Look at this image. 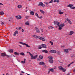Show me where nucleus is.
Segmentation results:
<instances>
[{
    "label": "nucleus",
    "instance_id": "nucleus-38",
    "mask_svg": "<svg viewBox=\"0 0 75 75\" xmlns=\"http://www.w3.org/2000/svg\"><path fill=\"white\" fill-rule=\"evenodd\" d=\"M29 54L30 56H31V58H33V55H32V54H31V53H30V52H29Z\"/></svg>",
    "mask_w": 75,
    "mask_h": 75
},
{
    "label": "nucleus",
    "instance_id": "nucleus-36",
    "mask_svg": "<svg viewBox=\"0 0 75 75\" xmlns=\"http://www.w3.org/2000/svg\"><path fill=\"white\" fill-rule=\"evenodd\" d=\"M50 70L51 71V72H54V70H53V69H50Z\"/></svg>",
    "mask_w": 75,
    "mask_h": 75
},
{
    "label": "nucleus",
    "instance_id": "nucleus-47",
    "mask_svg": "<svg viewBox=\"0 0 75 75\" xmlns=\"http://www.w3.org/2000/svg\"><path fill=\"white\" fill-rule=\"evenodd\" d=\"M68 22L69 23V24H72V22H71V21L70 20Z\"/></svg>",
    "mask_w": 75,
    "mask_h": 75
},
{
    "label": "nucleus",
    "instance_id": "nucleus-10",
    "mask_svg": "<svg viewBox=\"0 0 75 75\" xmlns=\"http://www.w3.org/2000/svg\"><path fill=\"white\" fill-rule=\"evenodd\" d=\"M69 35H72L74 34V31H71L70 32Z\"/></svg>",
    "mask_w": 75,
    "mask_h": 75
},
{
    "label": "nucleus",
    "instance_id": "nucleus-5",
    "mask_svg": "<svg viewBox=\"0 0 75 75\" xmlns=\"http://www.w3.org/2000/svg\"><path fill=\"white\" fill-rule=\"evenodd\" d=\"M38 56V55H36L33 57H31V59H36V58H37V57Z\"/></svg>",
    "mask_w": 75,
    "mask_h": 75
},
{
    "label": "nucleus",
    "instance_id": "nucleus-3",
    "mask_svg": "<svg viewBox=\"0 0 75 75\" xmlns=\"http://www.w3.org/2000/svg\"><path fill=\"white\" fill-rule=\"evenodd\" d=\"M35 28L36 31L37 32V33H40V30H39V29H38V28H37L36 27H35Z\"/></svg>",
    "mask_w": 75,
    "mask_h": 75
},
{
    "label": "nucleus",
    "instance_id": "nucleus-2",
    "mask_svg": "<svg viewBox=\"0 0 75 75\" xmlns=\"http://www.w3.org/2000/svg\"><path fill=\"white\" fill-rule=\"evenodd\" d=\"M54 24L55 25H57L58 26H59V24H60V23L57 21H54Z\"/></svg>",
    "mask_w": 75,
    "mask_h": 75
},
{
    "label": "nucleus",
    "instance_id": "nucleus-51",
    "mask_svg": "<svg viewBox=\"0 0 75 75\" xmlns=\"http://www.w3.org/2000/svg\"><path fill=\"white\" fill-rule=\"evenodd\" d=\"M42 37H40V38H39V39L40 40H42Z\"/></svg>",
    "mask_w": 75,
    "mask_h": 75
},
{
    "label": "nucleus",
    "instance_id": "nucleus-56",
    "mask_svg": "<svg viewBox=\"0 0 75 75\" xmlns=\"http://www.w3.org/2000/svg\"><path fill=\"white\" fill-rule=\"evenodd\" d=\"M0 4L1 5H3V6H4V5L3 4L1 3H0Z\"/></svg>",
    "mask_w": 75,
    "mask_h": 75
},
{
    "label": "nucleus",
    "instance_id": "nucleus-25",
    "mask_svg": "<svg viewBox=\"0 0 75 75\" xmlns=\"http://www.w3.org/2000/svg\"><path fill=\"white\" fill-rule=\"evenodd\" d=\"M40 12H41V13H42L43 14H44V13H45V12H44V11H43V10H40Z\"/></svg>",
    "mask_w": 75,
    "mask_h": 75
},
{
    "label": "nucleus",
    "instance_id": "nucleus-20",
    "mask_svg": "<svg viewBox=\"0 0 75 75\" xmlns=\"http://www.w3.org/2000/svg\"><path fill=\"white\" fill-rule=\"evenodd\" d=\"M39 58L40 59H42V58H43V56H42V55H40L39 56Z\"/></svg>",
    "mask_w": 75,
    "mask_h": 75
},
{
    "label": "nucleus",
    "instance_id": "nucleus-16",
    "mask_svg": "<svg viewBox=\"0 0 75 75\" xmlns=\"http://www.w3.org/2000/svg\"><path fill=\"white\" fill-rule=\"evenodd\" d=\"M48 58L49 59H52L53 58L51 56H50L48 57Z\"/></svg>",
    "mask_w": 75,
    "mask_h": 75
},
{
    "label": "nucleus",
    "instance_id": "nucleus-59",
    "mask_svg": "<svg viewBox=\"0 0 75 75\" xmlns=\"http://www.w3.org/2000/svg\"><path fill=\"white\" fill-rule=\"evenodd\" d=\"M42 6H43V7H45V4H43Z\"/></svg>",
    "mask_w": 75,
    "mask_h": 75
},
{
    "label": "nucleus",
    "instance_id": "nucleus-23",
    "mask_svg": "<svg viewBox=\"0 0 75 75\" xmlns=\"http://www.w3.org/2000/svg\"><path fill=\"white\" fill-rule=\"evenodd\" d=\"M64 24H61L60 25V26L62 27V28L64 27Z\"/></svg>",
    "mask_w": 75,
    "mask_h": 75
},
{
    "label": "nucleus",
    "instance_id": "nucleus-29",
    "mask_svg": "<svg viewBox=\"0 0 75 75\" xmlns=\"http://www.w3.org/2000/svg\"><path fill=\"white\" fill-rule=\"evenodd\" d=\"M54 2H56V3H59V0H54Z\"/></svg>",
    "mask_w": 75,
    "mask_h": 75
},
{
    "label": "nucleus",
    "instance_id": "nucleus-1",
    "mask_svg": "<svg viewBox=\"0 0 75 75\" xmlns=\"http://www.w3.org/2000/svg\"><path fill=\"white\" fill-rule=\"evenodd\" d=\"M19 43L20 44H22V45H26V47H28V48H30V46L28 45V44H26V43L20 42H19Z\"/></svg>",
    "mask_w": 75,
    "mask_h": 75
},
{
    "label": "nucleus",
    "instance_id": "nucleus-50",
    "mask_svg": "<svg viewBox=\"0 0 75 75\" xmlns=\"http://www.w3.org/2000/svg\"><path fill=\"white\" fill-rule=\"evenodd\" d=\"M21 72L22 74H24V73H25L23 71H21Z\"/></svg>",
    "mask_w": 75,
    "mask_h": 75
},
{
    "label": "nucleus",
    "instance_id": "nucleus-40",
    "mask_svg": "<svg viewBox=\"0 0 75 75\" xmlns=\"http://www.w3.org/2000/svg\"><path fill=\"white\" fill-rule=\"evenodd\" d=\"M73 63H74V62H72V63H71V64H69V65L68 66V67H69L70 66V65H71V64H73Z\"/></svg>",
    "mask_w": 75,
    "mask_h": 75
},
{
    "label": "nucleus",
    "instance_id": "nucleus-19",
    "mask_svg": "<svg viewBox=\"0 0 75 75\" xmlns=\"http://www.w3.org/2000/svg\"><path fill=\"white\" fill-rule=\"evenodd\" d=\"M73 6V5L71 4H69V5L67 6V7H72Z\"/></svg>",
    "mask_w": 75,
    "mask_h": 75
},
{
    "label": "nucleus",
    "instance_id": "nucleus-9",
    "mask_svg": "<svg viewBox=\"0 0 75 75\" xmlns=\"http://www.w3.org/2000/svg\"><path fill=\"white\" fill-rule=\"evenodd\" d=\"M41 46L42 48H46V45H45V44H42L41 45Z\"/></svg>",
    "mask_w": 75,
    "mask_h": 75
},
{
    "label": "nucleus",
    "instance_id": "nucleus-12",
    "mask_svg": "<svg viewBox=\"0 0 75 75\" xmlns=\"http://www.w3.org/2000/svg\"><path fill=\"white\" fill-rule=\"evenodd\" d=\"M33 37H34V38H36L37 39V38H38L40 37V36H38L36 35H33Z\"/></svg>",
    "mask_w": 75,
    "mask_h": 75
},
{
    "label": "nucleus",
    "instance_id": "nucleus-61",
    "mask_svg": "<svg viewBox=\"0 0 75 75\" xmlns=\"http://www.w3.org/2000/svg\"><path fill=\"white\" fill-rule=\"evenodd\" d=\"M26 60V59H24V61L25 62Z\"/></svg>",
    "mask_w": 75,
    "mask_h": 75
},
{
    "label": "nucleus",
    "instance_id": "nucleus-34",
    "mask_svg": "<svg viewBox=\"0 0 75 75\" xmlns=\"http://www.w3.org/2000/svg\"><path fill=\"white\" fill-rule=\"evenodd\" d=\"M70 8L71 9H73L74 10H75V6H72V7H70Z\"/></svg>",
    "mask_w": 75,
    "mask_h": 75
},
{
    "label": "nucleus",
    "instance_id": "nucleus-30",
    "mask_svg": "<svg viewBox=\"0 0 75 75\" xmlns=\"http://www.w3.org/2000/svg\"><path fill=\"white\" fill-rule=\"evenodd\" d=\"M21 28H22L21 27H17L16 28V29H17V30H20V29H21Z\"/></svg>",
    "mask_w": 75,
    "mask_h": 75
},
{
    "label": "nucleus",
    "instance_id": "nucleus-64",
    "mask_svg": "<svg viewBox=\"0 0 75 75\" xmlns=\"http://www.w3.org/2000/svg\"><path fill=\"white\" fill-rule=\"evenodd\" d=\"M52 69H53H53H55V68H52Z\"/></svg>",
    "mask_w": 75,
    "mask_h": 75
},
{
    "label": "nucleus",
    "instance_id": "nucleus-41",
    "mask_svg": "<svg viewBox=\"0 0 75 75\" xmlns=\"http://www.w3.org/2000/svg\"><path fill=\"white\" fill-rule=\"evenodd\" d=\"M53 2V0H51L50 1L49 3H52Z\"/></svg>",
    "mask_w": 75,
    "mask_h": 75
},
{
    "label": "nucleus",
    "instance_id": "nucleus-39",
    "mask_svg": "<svg viewBox=\"0 0 75 75\" xmlns=\"http://www.w3.org/2000/svg\"><path fill=\"white\" fill-rule=\"evenodd\" d=\"M62 70L63 72H65V71H66V70H65V69H63V68L62 69Z\"/></svg>",
    "mask_w": 75,
    "mask_h": 75
},
{
    "label": "nucleus",
    "instance_id": "nucleus-52",
    "mask_svg": "<svg viewBox=\"0 0 75 75\" xmlns=\"http://www.w3.org/2000/svg\"><path fill=\"white\" fill-rule=\"evenodd\" d=\"M42 16H40V17H39V16H38V18H42Z\"/></svg>",
    "mask_w": 75,
    "mask_h": 75
},
{
    "label": "nucleus",
    "instance_id": "nucleus-21",
    "mask_svg": "<svg viewBox=\"0 0 75 75\" xmlns=\"http://www.w3.org/2000/svg\"><path fill=\"white\" fill-rule=\"evenodd\" d=\"M42 52H45V53H48V51H47V50H42Z\"/></svg>",
    "mask_w": 75,
    "mask_h": 75
},
{
    "label": "nucleus",
    "instance_id": "nucleus-8",
    "mask_svg": "<svg viewBox=\"0 0 75 75\" xmlns=\"http://www.w3.org/2000/svg\"><path fill=\"white\" fill-rule=\"evenodd\" d=\"M64 51L66 53H68V52H69V51H68V50L67 49H64Z\"/></svg>",
    "mask_w": 75,
    "mask_h": 75
},
{
    "label": "nucleus",
    "instance_id": "nucleus-42",
    "mask_svg": "<svg viewBox=\"0 0 75 75\" xmlns=\"http://www.w3.org/2000/svg\"><path fill=\"white\" fill-rule=\"evenodd\" d=\"M42 41H45V38H42Z\"/></svg>",
    "mask_w": 75,
    "mask_h": 75
},
{
    "label": "nucleus",
    "instance_id": "nucleus-32",
    "mask_svg": "<svg viewBox=\"0 0 75 75\" xmlns=\"http://www.w3.org/2000/svg\"><path fill=\"white\" fill-rule=\"evenodd\" d=\"M20 54L21 55H25V54L24 52H21L20 53Z\"/></svg>",
    "mask_w": 75,
    "mask_h": 75
},
{
    "label": "nucleus",
    "instance_id": "nucleus-60",
    "mask_svg": "<svg viewBox=\"0 0 75 75\" xmlns=\"http://www.w3.org/2000/svg\"><path fill=\"white\" fill-rule=\"evenodd\" d=\"M50 71H49L48 72V73H49V74H50Z\"/></svg>",
    "mask_w": 75,
    "mask_h": 75
},
{
    "label": "nucleus",
    "instance_id": "nucleus-54",
    "mask_svg": "<svg viewBox=\"0 0 75 75\" xmlns=\"http://www.w3.org/2000/svg\"><path fill=\"white\" fill-rule=\"evenodd\" d=\"M41 48H42V47H39V49H41Z\"/></svg>",
    "mask_w": 75,
    "mask_h": 75
},
{
    "label": "nucleus",
    "instance_id": "nucleus-48",
    "mask_svg": "<svg viewBox=\"0 0 75 75\" xmlns=\"http://www.w3.org/2000/svg\"><path fill=\"white\" fill-rule=\"evenodd\" d=\"M67 21H68V22L69 21H70V20H69V18H67Z\"/></svg>",
    "mask_w": 75,
    "mask_h": 75
},
{
    "label": "nucleus",
    "instance_id": "nucleus-35",
    "mask_svg": "<svg viewBox=\"0 0 75 75\" xmlns=\"http://www.w3.org/2000/svg\"><path fill=\"white\" fill-rule=\"evenodd\" d=\"M14 54H15V55H19V53H18L17 52H15Z\"/></svg>",
    "mask_w": 75,
    "mask_h": 75
},
{
    "label": "nucleus",
    "instance_id": "nucleus-17",
    "mask_svg": "<svg viewBox=\"0 0 75 75\" xmlns=\"http://www.w3.org/2000/svg\"><path fill=\"white\" fill-rule=\"evenodd\" d=\"M30 14L31 15H32V16H33V15H34V13L33 11H31L30 12Z\"/></svg>",
    "mask_w": 75,
    "mask_h": 75
},
{
    "label": "nucleus",
    "instance_id": "nucleus-57",
    "mask_svg": "<svg viewBox=\"0 0 75 75\" xmlns=\"http://www.w3.org/2000/svg\"><path fill=\"white\" fill-rule=\"evenodd\" d=\"M19 46H20L21 48H22V47H22V46H21V45H19Z\"/></svg>",
    "mask_w": 75,
    "mask_h": 75
},
{
    "label": "nucleus",
    "instance_id": "nucleus-53",
    "mask_svg": "<svg viewBox=\"0 0 75 75\" xmlns=\"http://www.w3.org/2000/svg\"><path fill=\"white\" fill-rule=\"evenodd\" d=\"M6 56L7 57V58H9V57H10V56L8 55H6Z\"/></svg>",
    "mask_w": 75,
    "mask_h": 75
},
{
    "label": "nucleus",
    "instance_id": "nucleus-13",
    "mask_svg": "<svg viewBox=\"0 0 75 75\" xmlns=\"http://www.w3.org/2000/svg\"><path fill=\"white\" fill-rule=\"evenodd\" d=\"M43 5V3H42V2H40L39 3L38 6H42V5Z\"/></svg>",
    "mask_w": 75,
    "mask_h": 75
},
{
    "label": "nucleus",
    "instance_id": "nucleus-7",
    "mask_svg": "<svg viewBox=\"0 0 75 75\" xmlns=\"http://www.w3.org/2000/svg\"><path fill=\"white\" fill-rule=\"evenodd\" d=\"M1 56L2 57H6V53H1Z\"/></svg>",
    "mask_w": 75,
    "mask_h": 75
},
{
    "label": "nucleus",
    "instance_id": "nucleus-49",
    "mask_svg": "<svg viewBox=\"0 0 75 75\" xmlns=\"http://www.w3.org/2000/svg\"><path fill=\"white\" fill-rule=\"evenodd\" d=\"M1 24H2V25H3V24H4V23H3V22L2 21H1Z\"/></svg>",
    "mask_w": 75,
    "mask_h": 75
},
{
    "label": "nucleus",
    "instance_id": "nucleus-22",
    "mask_svg": "<svg viewBox=\"0 0 75 75\" xmlns=\"http://www.w3.org/2000/svg\"><path fill=\"white\" fill-rule=\"evenodd\" d=\"M63 68V67H62V66H59V69H60V70L61 69V70H62Z\"/></svg>",
    "mask_w": 75,
    "mask_h": 75
},
{
    "label": "nucleus",
    "instance_id": "nucleus-37",
    "mask_svg": "<svg viewBox=\"0 0 75 75\" xmlns=\"http://www.w3.org/2000/svg\"><path fill=\"white\" fill-rule=\"evenodd\" d=\"M50 43L51 44V45H53V42H52L50 41Z\"/></svg>",
    "mask_w": 75,
    "mask_h": 75
},
{
    "label": "nucleus",
    "instance_id": "nucleus-55",
    "mask_svg": "<svg viewBox=\"0 0 75 75\" xmlns=\"http://www.w3.org/2000/svg\"><path fill=\"white\" fill-rule=\"evenodd\" d=\"M24 29H22V32H24Z\"/></svg>",
    "mask_w": 75,
    "mask_h": 75
},
{
    "label": "nucleus",
    "instance_id": "nucleus-63",
    "mask_svg": "<svg viewBox=\"0 0 75 75\" xmlns=\"http://www.w3.org/2000/svg\"><path fill=\"white\" fill-rule=\"evenodd\" d=\"M73 72H75V69L74 70Z\"/></svg>",
    "mask_w": 75,
    "mask_h": 75
},
{
    "label": "nucleus",
    "instance_id": "nucleus-31",
    "mask_svg": "<svg viewBox=\"0 0 75 75\" xmlns=\"http://www.w3.org/2000/svg\"><path fill=\"white\" fill-rule=\"evenodd\" d=\"M13 50L11 49L8 50V52H13Z\"/></svg>",
    "mask_w": 75,
    "mask_h": 75
},
{
    "label": "nucleus",
    "instance_id": "nucleus-58",
    "mask_svg": "<svg viewBox=\"0 0 75 75\" xmlns=\"http://www.w3.org/2000/svg\"><path fill=\"white\" fill-rule=\"evenodd\" d=\"M61 47L62 48V47H63V48H64V47H65V46H61Z\"/></svg>",
    "mask_w": 75,
    "mask_h": 75
},
{
    "label": "nucleus",
    "instance_id": "nucleus-14",
    "mask_svg": "<svg viewBox=\"0 0 75 75\" xmlns=\"http://www.w3.org/2000/svg\"><path fill=\"white\" fill-rule=\"evenodd\" d=\"M49 62L51 64H52L53 63V60L52 59H50L49 61Z\"/></svg>",
    "mask_w": 75,
    "mask_h": 75
},
{
    "label": "nucleus",
    "instance_id": "nucleus-33",
    "mask_svg": "<svg viewBox=\"0 0 75 75\" xmlns=\"http://www.w3.org/2000/svg\"><path fill=\"white\" fill-rule=\"evenodd\" d=\"M25 24L26 25H29V23H28V22H26L25 23Z\"/></svg>",
    "mask_w": 75,
    "mask_h": 75
},
{
    "label": "nucleus",
    "instance_id": "nucleus-24",
    "mask_svg": "<svg viewBox=\"0 0 75 75\" xmlns=\"http://www.w3.org/2000/svg\"><path fill=\"white\" fill-rule=\"evenodd\" d=\"M59 26L58 30H62V27L60 26V25H59V26Z\"/></svg>",
    "mask_w": 75,
    "mask_h": 75
},
{
    "label": "nucleus",
    "instance_id": "nucleus-18",
    "mask_svg": "<svg viewBox=\"0 0 75 75\" xmlns=\"http://www.w3.org/2000/svg\"><path fill=\"white\" fill-rule=\"evenodd\" d=\"M39 65H44V63L42 62H40L39 63Z\"/></svg>",
    "mask_w": 75,
    "mask_h": 75
},
{
    "label": "nucleus",
    "instance_id": "nucleus-4",
    "mask_svg": "<svg viewBox=\"0 0 75 75\" xmlns=\"http://www.w3.org/2000/svg\"><path fill=\"white\" fill-rule=\"evenodd\" d=\"M50 52H51L52 53H54V54H55V53H56L57 52V51L54 50H52L50 51Z\"/></svg>",
    "mask_w": 75,
    "mask_h": 75
},
{
    "label": "nucleus",
    "instance_id": "nucleus-27",
    "mask_svg": "<svg viewBox=\"0 0 75 75\" xmlns=\"http://www.w3.org/2000/svg\"><path fill=\"white\" fill-rule=\"evenodd\" d=\"M18 8H21L22 7V6L21 5H19L18 6Z\"/></svg>",
    "mask_w": 75,
    "mask_h": 75
},
{
    "label": "nucleus",
    "instance_id": "nucleus-6",
    "mask_svg": "<svg viewBox=\"0 0 75 75\" xmlns=\"http://www.w3.org/2000/svg\"><path fill=\"white\" fill-rule=\"evenodd\" d=\"M16 17L17 18V19H18V20H20L21 18V17L20 16H16Z\"/></svg>",
    "mask_w": 75,
    "mask_h": 75
},
{
    "label": "nucleus",
    "instance_id": "nucleus-15",
    "mask_svg": "<svg viewBox=\"0 0 75 75\" xmlns=\"http://www.w3.org/2000/svg\"><path fill=\"white\" fill-rule=\"evenodd\" d=\"M48 28H49V29L50 30H52V28H54V27H53L52 26H49L48 27Z\"/></svg>",
    "mask_w": 75,
    "mask_h": 75
},
{
    "label": "nucleus",
    "instance_id": "nucleus-28",
    "mask_svg": "<svg viewBox=\"0 0 75 75\" xmlns=\"http://www.w3.org/2000/svg\"><path fill=\"white\" fill-rule=\"evenodd\" d=\"M4 14V13L3 11H1L0 12V15H3Z\"/></svg>",
    "mask_w": 75,
    "mask_h": 75
},
{
    "label": "nucleus",
    "instance_id": "nucleus-43",
    "mask_svg": "<svg viewBox=\"0 0 75 75\" xmlns=\"http://www.w3.org/2000/svg\"><path fill=\"white\" fill-rule=\"evenodd\" d=\"M21 63L22 64H25V62L24 61H21Z\"/></svg>",
    "mask_w": 75,
    "mask_h": 75
},
{
    "label": "nucleus",
    "instance_id": "nucleus-46",
    "mask_svg": "<svg viewBox=\"0 0 75 75\" xmlns=\"http://www.w3.org/2000/svg\"><path fill=\"white\" fill-rule=\"evenodd\" d=\"M35 16H37V17H38V14L37 13H35Z\"/></svg>",
    "mask_w": 75,
    "mask_h": 75
},
{
    "label": "nucleus",
    "instance_id": "nucleus-26",
    "mask_svg": "<svg viewBox=\"0 0 75 75\" xmlns=\"http://www.w3.org/2000/svg\"><path fill=\"white\" fill-rule=\"evenodd\" d=\"M59 14H64V12L59 11Z\"/></svg>",
    "mask_w": 75,
    "mask_h": 75
},
{
    "label": "nucleus",
    "instance_id": "nucleus-62",
    "mask_svg": "<svg viewBox=\"0 0 75 75\" xmlns=\"http://www.w3.org/2000/svg\"><path fill=\"white\" fill-rule=\"evenodd\" d=\"M26 74H27V75H31L30 74H27V73H26Z\"/></svg>",
    "mask_w": 75,
    "mask_h": 75
},
{
    "label": "nucleus",
    "instance_id": "nucleus-11",
    "mask_svg": "<svg viewBox=\"0 0 75 75\" xmlns=\"http://www.w3.org/2000/svg\"><path fill=\"white\" fill-rule=\"evenodd\" d=\"M18 34V31L16 30L14 33L13 35L14 36H16V34Z\"/></svg>",
    "mask_w": 75,
    "mask_h": 75
},
{
    "label": "nucleus",
    "instance_id": "nucleus-45",
    "mask_svg": "<svg viewBox=\"0 0 75 75\" xmlns=\"http://www.w3.org/2000/svg\"><path fill=\"white\" fill-rule=\"evenodd\" d=\"M57 53L58 55H60V52H59V51H58L57 52Z\"/></svg>",
    "mask_w": 75,
    "mask_h": 75
},
{
    "label": "nucleus",
    "instance_id": "nucleus-44",
    "mask_svg": "<svg viewBox=\"0 0 75 75\" xmlns=\"http://www.w3.org/2000/svg\"><path fill=\"white\" fill-rule=\"evenodd\" d=\"M45 3L46 4V6H48V2H45Z\"/></svg>",
    "mask_w": 75,
    "mask_h": 75
}]
</instances>
